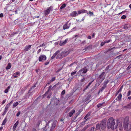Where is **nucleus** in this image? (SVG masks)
Returning <instances> with one entry per match:
<instances>
[{"mask_svg":"<svg viewBox=\"0 0 131 131\" xmlns=\"http://www.w3.org/2000/svg\"><path fill=\"white\" fill-rule=\"evenodd\" d=\"M117 124H116L115 120L113 117H111L108 119L107 126L108 128H111L112 130L116 129L117 127L120 130L123 129V121L122 120L119 119L116 120Z\"/></svg>","mask_w":131,"mask_h":131,"instance_id":"nucleus-1","label":"nucleus"},{"mask_svg":"<svg viewBox=\"0 0 131 131\" xmlns=\"http://www.w3.org/2000/svg\"><path fill=\"white\" fill-rule=\"evenodd\" d=\"M53 7L51 6L47 8L46 10H45L43 12V14L45 16H46L49 14L51 11L53 10Z\"/></svg>","mask_w":131,"mask_h":131,"instance_id":"nucleus-2","label":"nucleus"},{"mask_svg":"<svg viewBox=\"0 0 131 131\" xmlns=\"http://www.w3.org/2000/svg\"><path fill=\"white\" fill-rule=\"evenodd\" d=\"M106 125V120H103L101 122L100 124L101 128L102 129H104L105 128Z\"/></svg>","mask_w":131,"mask_h":131,"instance_id":"nucleus-3","label":"nucleus"},{"mask_svg":"<svg viewBox=\"0 0 131 131\" xmlns=\"http://www.w3.org/2000/svg\"><path fill=\"white\" fill-rule=\"evenodd\" d=\"M47 58L46 56L44 55H41L39 58V61L40 62L45 61L46 59Z\"/></svg>","mask_w":131,"mask_h":131,"instance_id":"nucleus-4","label":"nucleus"},{"mask_svg":"<svg viewBox=\"0 0 131 131\" xmlns=\"http://www.w3.org/2000/svg\"><path fill=\"white\" fill-rule=\"evenodd\" d=\"M87 71V69L85 68L80 70L78 72V73L82 75L86 73Z\"/></svg>","mask_w":131,"mask_h":131,"instance_id":"nucleus-5","label":"nucleus"},{"mask_svg":"<svg viewBox=\"0 0 131 131\" xmlns=\"http://www.w3.org/2000/svg\"><path fill=\"white\" fill-rule=\"evenodd\" d=\"M108 82V80H107L105 81L103 83V85L102 87L101 90H100L99 92H100V91H103L105 88L106 87V85Z\"/></svg>","mask_w":131,"mask_h":131,"instance_id":"nucleus-6","label":"nucleus"},{"mask_svg":"<svg viewBox=\"0 0 131 131\" xmlns=\"http://www.w3.org/2000/svg\"><path fill=\"white\" fill-rule=\"evenodd\" d=\"M20 74V73L19 72H17L13 74L12 77L14 78H16L19 76Z\"/></svg>","mask_w":131,"mask_h":131,"instance_id":"nucleus-7","label":"nucleus"},{"mask_svg":"<svg viewBox=\"0 0 131 131\" xmlns=\"http://www.w3.org/2000/svg\"><path fill=\"white\" fill-rule=\"evenodd\" d=\"M68 40V39H66L64 41H61L60 42V45L62 46L65 44L67 42Z\"/></svg>","mask_w":131,"mask_h":131,"instance_id":"nucleus-8","label":"nucleus"},{"mask_svg":"<svg viewBox=\"0 0 131 131\" xmlns=\"http://www.w3.org/2000/svg\"><path fill=\"white\" fill-rule=\"evenodd\" d=\"M88 13L87 11L85 10L84 9H82L78 11L77 15H78L81 14V13Z\"/></svg>","mask_w":131,"mask_h":131,"instance_id":"nucleus-9","label":"nucleus"},{"mask_svg":"<svg viewBox=\"0 0 131 131\" xmlns=\"http://www.w3.org/2000/svg\"><path fill=\"white\" fill-rule=\"evenodd\" d=\"M77 12L76 11H73L71 13L70 16L72 17H75L78 15Z\"/></svg>","mask_w":131,"mask_h":131,"instance_id":"nucleus-10","label":"nucleus"},{"mask_svg":"<svg viewBox=\"0 0 131 131\" xmlns=\"http://www.w3.org/2000/svg\"><path fill=\"white\" fill-rule=\"evenodd\" d=\"M31 45H27L25 46L24 49V51H28L31 47Z\"/></svg>","mask_w":131,"mask_h":131,"instance_id":"nucleus-11","label":"nucleus"},{"mask_svg":"<svg viewBox=\"0 0 131 131\" xmlns=\"http://www.w3.org/2000/svg\"><path fill=\"white\" fill-rule=\"evenodd\" d=\"M71 24L70 23L69 25H68V23H66L63 26V29L64 30L68 29L70 27V25Z\"/></svg>","mask_w":131,"mask_h":131,"instance_id":"nucleus-12","label":"nucleus"},{"mask_svg":"<svg viewBox=\"0 0 131 131\" xmlns=\"http://www.w3.org/2000/svg\"><path fill=\"white\" fill-rule=\"evenodd\" d=\"M129 118L128 116H126L124 119L123 123H128Z\"/></svg>","mask_w":131,"mask_h":131,"instance_id":"nucleus-13","label":"nucleus"},{"mask_svg":"<svg viewBox=\"0 0 131 131\" xmlns=\"http://www.w3.org/2000/svg\"><path fill=\"white\" fill-rule=\"evenodd\" d=\"M105 72H103L100 76L99 77L102 79V80H103L105 78V75H104Z\"/></svg>","mask_w":131,"mask_h":131,"instance_id":"nucleus-14","label":"nucleus"},{"mask_svg":"<svg viewBox=\"0 0 131 131\" xmlns=\"http://www.w3.org/2000/svg\"><path fill=\"white\" fill-rule=\"evenodd\" d=\"M18 123H19L18 121H17L16 122V123H15V124L14 125L13 127V129L14 131H15V130L16 129V127H17V125H18Z\"/></svg>","mask_w":131,"mask_h":131,"instance_id":"nucleus-15","label":"nucleus"},{"mask_svg":"<svg viewBox=\"0 0 131 131\" xmlns=\"http://www.w3.org/2000/svg\"><path fill=\"white\" fill-rule=\"evenodd\" d=\"M63 57L61 53L58 54L56 57L57 59H60L63 58Z\"/></svg>","mask_w":131,"mask_h":131,"instance_id":"nucleus-16","label":"nucleus"},{"mask_svg":"<svg viewBox=\"0 0 131 131\" xmlns=\"http://www.w3.org/2000/svg\"><path fill=\"white\" fill-rule=\"evenodd\" d=\"M69 52L68 51H63L61 53L62 54L63 57L66 56L68 53Z\"/></svg>","mask_w":131,"mask_h":131,"instance_id":"nucleus-17","label":"nucleus"},{"mask_svg":"<svg viewBox=\"0 0 131 131\" xmlns=\"http://www.w3.org/2000/svg\"><path fill=\"white\" fill-rule=\"evenodd\" d=\"M75 112V111L74 110H73L69 113V116L71 117L72 116L73 113H74Z\"/></svg>","mask_w":131,"mask_h":131,"instance_id":"nucleus-18","label":"nucleus"},{"mask_svg":"<svg viewBox=\"0 0 131 131\" xmlns=\"http://www.w3.org/2000/svg\"><path fill=\"white\" fill-rule=\"evenodd\" d=\"M128 123H123V127L125 129L127 128L128 126Z\"/></svg>","mask_w":131,"mask_h":131,"instance_id":"nucleus-19","label":"nucleus"},{"mask_svg":"<svg viewBox=\"0 0 131 131\" xmlns=\"http://www.w3.org/2000/svg\"><path fill=\"white\" fill-rule=\"evenodd\" d=\"M10 86H8V87L4 91V93H7L8 92L9 90L10 89Z\"/></svg>","mask_w":131,"mask_h":131,"instance_id":"nucleus-20","label":"nucleus"},{"mask_svg":"<svg viewBox=\"0 0 131 131\" xmlns=\"http://www.w3.org/2000/svg\"><path fill=\"white\" fill-rule=\"evenodd\" d=\"M11 67V65L10 63H8V65L6 67V69L7 70L9 69Z\"/></svg>","mask_w":131,"mask_h":131,"instance_id":"nucleus-21","label":"nucleus"},{"mask_svg":"<svg viewBox=\"0 0 131 131\" xmlns=\"http://www.w3.org/2000/svg\"><path fill=\"white\" fill-rule=\"evenodd\" d=\"M67 4H63L60 7V9H62L64 8L66 6Z\"/></svg>","mask_w":131,"mask_h":131,"instance_id":"nucleus-22","label":"nucleus"},{"mask_svg":"<svg viewBox=\"0 0 131 131\" xmlns=\"http://www.w3.org/2000/svg\"><path fill=\"white\" fill-rule=\"evenodd\" d=\"M7 121V118H5L4 119V120H3V121L2 124V125H5V123H6Z\"/></svg>","mask_w":131,"mask_h":131,"instance_id":"nucleus-23","label":"nucleus"},{"mask_svg":"<svg viewBox=\"0 0 131 131\" xmlns=\"http://www.w3.org/2000/svg\"><path fill=\"white\" fill-rule=\"evenodd\" d=\"M105 103L104 102H103L101 103H99L97 105V107L98 108H99L102 106Z\"/></svg>","mask_w":131,"mask_h":131,"instance_id":"nucleus-24","label":"nucleus"},{"mask_svg":"<svg viewBox=\"0 0 131 131\" xmlns=\"http://www.w3.org/2000/svg\"><path fill=\"white\" fill-rule=\"evenodd\" d=\"M51 87H52V86H51V85H50V86H49V89H48V91L46 92L45 94H44V96H46V95L48 93V92L51 89Z\"/></svg>","mask_w":131,"mask_h":131,"instance_id":"nucleus-25","label":"nucleus"},{"mask_svg":"<svg viewBox=\"0 0 131 131\" xmlns=\"http://www.w3.org/2000/svg\"><path fill=\"white\" fill-rule=\"evenodd\" d=\"M60 52V50H58L54 53L53 54V56L55 57Z\"/></svg>","mask_w":131,"mask_h":131,"instance_id":"nucleus-26","label":"nucleus"},{"mask_svg":"<svg viewBox=\"0 0 131 131\" xmlns=\"http://www.w3.org/2000/svg\"><path fill=\"white\" fill-rule=\"evenodd\" d=\"M55 122H53L52 125V127H51V129H53L56 126Z\"/></svg>","mask_w":131,"mask_h":131,"instance_id":"nucleus-27","label":"nucleus"},{"mask_svg":"<svg viewBox=\"0 0 131 131\" xmlns=\"http://www.w3.org/2000/svg\"><path fill=\"white\" fill-rule=\"evenodd\" d=\"M90 115V113H88L84 117V119H86Z\"/></svg>","mask_w":131,"mask_h":131,"instance_id":"nucleus-28","label":"nucleus"},{"mask_svg":"<svg viewBox=\"0 0 131 131\" xmlns=\"http://www.w3.org/2000/svg\"><path fill=\"white\" fill-rule=\"evenodd\" d=\"M100 125L99 124H97L96 126V128L97 129H100Z\"/></svg>","mask_w":131,"mask_h":131,"instance_id":"nucleus-29","label":"nucleus"},{"mask_svg":"<svg viewBox=\"0 0 131 131\" xmlns=\"http://www.w3.org/2000/svg\"><path fill=\"white\" fill-rule=\"evenodd\" d=\"M126 107L127 108H131V103L128 104Z\"/></svg>","mask_w":131,"mask_h":131,"instance_id":"nucleus-30","label":"nucleus"},{"mask_svg":"<svg viewBox=\"0 0 131 131\" xmlns=\"http://www.w3.org/2000/svg\"><path fill=\"white\" fill-rule=\"evenodd\" d=\"M122 97V95L121 94H119L117 97V98L118 100H120L121 99Z\"/></svg>","mask_w":131,"mask_h":131,"instance_id":"nucleus-31","label":"nucleus"},{"mask_svg":"<svg viewBox=\"0 0 131 131\" xmlns=\"http://www.w3.org/2000/svg\"><path fill=\"white\" fill-rule=\"evenodd\" d=\"M18 102H16L14 103L13 106L14 107H15L17 106L18 104Z\"/></svg>","mask_w":131,"mask_h":131,"instance_id":"nucleus-32","label":"nucleus"},{"mask_svg":"<svg viewBox=\"0 0 131 131\" xmlns=\"http://www.w3.org/2000/svg\"><path fill=\"white\" fill-rule=\"evenodd\" d=\"M10 105L9 104H8L6 106L5 108L8 110V109L9 108Z\"/></svg>","mask_w":131,"mask_h":131,"instance_id":"nucleus-33","label":"nucleus"},{"mask_svg":"<svg viewBox=\"0 0 131 131\" xmlns=\"http://www.w3.org/2000/svg\"><path fill=\"white\" fill-rule=\"evenodd\" d=\"M105 43H106L105 41L104 42H102L101 43V46H103V45H104Z\"/></svg>","mask_w":131,"mask_h":131,"instance_id":"nucleus-34","label":"nucleus"},{"mask_svg":"<svg viewBox=\"0 0 131 131\" xmlns=\"http://www.w3.org/2000/svg\"><path fill=\"white\" fill-rule=\"evenodd\" d=\"M126 16L124 15H123V16H122L121 17V18L122 19H125L126 18Z\"/></svg>","mask_w":131,"mask_h":131,"instance_id":"nucleus-35","label":"nucleus"},{"mask_svg":"<svg viewBox=\"0 0 131 131\" xmlns=\"http://www.w3.org/2000/svg\"><path fill=\"white\" fill-rule=\"evenodd\" d=\"M90 96H91L90 95H88V97H87V98H86V99L85 100H86L87 101L88 100H89V99L90 98Z\"/></svg>","mask_w":131,"mask_h":131,"instance_id":"nucleus-36","label":"nucleus"},{"mask_svg":"<svg viewBox=\"0 0 131 131\" xmlns=\"http://www.w3.org/2000/svg\"><path fill=\"white\" fill-rule=\"evenodd\" d=\"M46 44H45L44 43H43L42 45H41L40 46H39L38 47H42L44 46H45Z\"/></svg>","mask_w":131,"mask_h":131,"instance_id":"nucleus-37","label":"nucleus"},{"mask_svg":"<svg viewBox=\"0 0 131 131\" xmlns=\"http://www.w3.org/2000/svg\"><path fill=\"white\" fill-rule=\"evenodd\" d=\"M77 72L76 71H74L73 72H72L71 73V75L72 76H73Z\"/></svg>","mask_w":131,"mask_h":131,"instance_id":"nucleus-38","label":"nucleus"},{"mask_svg":"<svg viewBox=\"0 0 131 131\" xmlns=\"http://www.w3.org/2000/svg\"><path fill=\"white\" fill-rule=\"evenodd\" d=\"M6 99H5L3 101H2V104H3L4 103H5L6 102Z\"/></svg>","mask_w":131,"mask_h":131,"instance_id":"nucleus-39","label":"nucleus"},{"mask_svg":"<svg viewBox=\"0 0 131 131\" xmlns=\"http://www.w3.org/2000/svg\"><path fill=\"white\" fill-rule=\"evenodd\" d=\"M90 131H95V129L93 127H92Z\"/></svg>","mask_w":131,"mask_h":131,"instance_id":"nucleus-40","label":"nucleus"},{"mask_svg":"<svg viewBox=\"0 0 131 131\" xmlns=\"http://www.w3.org/2000/svg\"><path fill=\"white\" fill-rule=\"evenodd\" d=\"M55 80V77H53L52 78L51 80H50L51 82H52V81H54Z\"/></svg>","mask_w":131,"mask_h":131,"instance_id":"nucleus-41","label":"nucleus"},{"mask_svg":"<svg viewBox=\"0 0 131 131\" xmlns=\"http://www.w3.org/2000/svg\"><path fill=\"white\" fill-rule=\"evenodd\" d=\"M65 93V90L62 91L61 93V94L64 95Z\"/></svg>","mask_w":131,"mask_h":131,"instance_id":"nucleus-42","label":"nucleus"},{"mask_svg":"<svg viewBox=\"0 0 131 131\" xmlns=\"http://www.w3.org/2000/svg\"><path fill=\"white\" fill-rule=\"evenodd\" d=\"M131 92L130 91H129L127 93V96H129V95H130V93H131Z\"/></svg>","mask_w":131,"mask_h":131,"instance_id":"nucleus-43","label":"nucleus"},{"mask_svg":"<svg viewBox=\"0 0 131 131\" xmlns=\"http://www.w3.org/2000/svg\"><path fill=\"white\" fill-rule=\"evenodd\" d=\"M93 81H91V82H90L89 83L88 85L87 86L89 87V86L92 84V83L93 82Z\"/></svg>","mask_w":131,"mask_h":131,"instance_id":"nucleus-44","label":"nucleus"},{"mask_svg":"<svg viewBox=\"0 0 131 131\" xmlns=\"http://www.w3.org/2000/svg\"><path fill=\"white\" fill-rule=\"evenodd\" d=\"M49 63V61H47L45 63V65H47Z\"/></svg>","mask_w":131,"mask_h":131,"instance_id":"nucleus-45","label":"nucleus"},{"mask_svg":"<svg viewBox=\"0 0 131 131\" xmlns=\"http://www.w3.org/2000/svg\"><path fill=\"white\" fill-rule=\"evenodd\" d=\"M89 87V86H87L86 88L84 89L83 90V91L84 92V91H85V90H86Z\"/></svg>","mask_w":131,"mask_h":131,"instance_id":"nucleus-46","label":"nucleus"},{"mask_svg":"<svg viewBox=\"0 0 131 131\" xmlns=\"http://www.w3.org/2000/svg\"><path fill=\"white\" fill-rule=\"evenodd\" d=\"M130 68H131V64L128 66V67L127 68V69L128 70Z\"/></svg>","mask_w":131,"mask_h":131,"instance_id":"nucleus-47","label":"nucleus"},{"mask_svg":"<svg viewBox=\"0 0 131 131\" xmlns=\"http://www.w3.org/2000/svg\"><path fill=\"white\" fill-rule=\"evenodd\" d=\"M41 51V49H39L38 50V51H37V53H39Z\"/></svg>","mask_w":131,"mask_h":131,"instance_id":"nucleus-48","label":"nucleus"},{"mask_svg":"<svg viewBox=\"0 0 131 131\" xmlns=\"http://www.w3.org/2000/svg\"><path fill=\"white\" fill-rule=\"evenodd\" d=\"M89 14L90 15H91L93 14V13L92 12H91L90 11L89 12Z\"/></svg>","mask_w":131,"mask_h":131,"instance_id":"nucleus-49","label":"nucleus"},{"mask_svg":"<svg viewBox=\"0 0 131 131\" xmlns=\"http://www.w3.org/2000/svg\"><path fill=\"white\" fill-rule=\"evenodd\" d=\"M85 79L84 78H83V79H82L81 80V82H83L85 80Z\"/></svg>","mask_w":131,"mask_h":131,"instance_id":"nucleus-50","label":"nucleus"},{"mask_svg":"<svg viewBox=\"0 0 131 131\" xmlns=\"http://www.w3.org/2000/svg\"><path fill=\"white\" fill-rule=\"evenodd\" d=\"M126 11L125 10V11H122V12H121L120 13H119L118 14L119 15H120L121 14H122V13H123L124 12H126Z\"/></svg>","mask_w":131,"mask_h":131,"instance_id":"nucleus-51","label":"nucleus"},{"mask_svg":"<svg viewBox=\"0 0 131 131\" xmlns=\"http://www.w3.org/2000/svg\"><path fill=\"white\" fill-rule=\"evenodd\" d=\"M13 101H12L9 103L8 104H9L10 105V106L11 105V104H12V103H13Z\"/></svg>","mask_w":131,"mask_h":131,"instance_id":"nucleus-52","label":"nucleus"},{"mask_svg":"<svg viewBox=\"0 0 131 131\" xmlns=\"http://www.w3.org/2000/svg\"><path fill=\"white\" fill-rule=\"evenodd\" d=\"M20 114V112H19L17 113V114H16V116H19V115Z\"/></svg>","mask_w":131,"mask_h":131,"instance_id":"nucleus-53","label":"nucleus"},{"mask_svg":"<svg viewBox=\"0 0 131 131\" xmlns=\"http://www.w3.org/2000/svg\"><path fill=\"white\" fill-rule=\"evenodd\" d=\"M109 66H108L106 68V69H105V70H108V69H109Z\"/></svg>","mask_w":131,"mask_h":131,"instance_id":"nucleus-54","label":"nucleus"},{"mask_svg":"<svg viewBox=\"0 0 131 131\" xmlns=\"http://www.w3.org/2000/svg\"><path fill=\"white\" fill-rule=\"evenodd\" d=\"M3 128V127L1 126L0 128V131L2 130Z\"/></svg>","mask_w":131,"mask_h":131,"instance_id":"nucleus-55","label":"nucleus"},{"mask_svg":"<svg viewBox=\"0 0 131 131\" xmlns=\"http://www.w3.org/2000/svg\"><path fill=\"white\" fill-rule=\"evenodd\" d=\"M8 110L6 109H5V110H4V112L5 113H6L7 112Z\"/></svg>","mask_w":131,"mask_h":131,"instance_id":"nucleus-56","label":"nucleus"},{"mask_svg":"<svg viewBox=\"0 0 131 131\" xmlns=\"http://www.w3.org/2000/svg\"><path fill=\"white\" fill-rule=\"evenodd\" d=\"M8 110L6 109H5V110H4V112L5 113H6L7 112Z\"/></svg>","mask_w":131,"mask_h":131,"instance_id":"nucleus-57","label":"nucleus"},{"mask_svg":"<svg viewBox=\"0 0 131 131\" xmlns=\"http://www.w3.org/2000/svg\"><path fill=\"white\" fill-rule=\"evenodd\" d=\"M123 88V86H122L121 88H120L119 90L120 91H121L122 89Z\"/></svg>","mask_w":131,"mask_h":131,"instance_id":"nucleus-58","label":"nucleus"},{"mask_svg":"<svg viewBox=\"0 0 131 131\" xmlns=\"http://www.w3.org/2000/svg\"><path fill=\"white\" fill-rule=\"evenodd\" d=\"M110 41V40H107V41H105V42H106V43H108Z\"/></svg>","mask_w":131,"mask_h":131,"instance_id":"nucleus-59","label":"nucleus"},{"mask_svg":"<svg viewBox=\"0 0 131 131\" xmlns=\"http://www.w3.org/2000/svg\"><path fill=\"white\" fill-rule=\"evenodd\" d=\"M3 16V14L1 13L0 14V17H2Z\"/></svg>","mask_w":131,"mask_h":131,"instance_id":"nucleus-60","label":"nucleus"},{"mask_svg":"<svg viewBox=\"0 0 131 131\" xmlns=\"http://www.w3.org/2000/svg\"><path fill=\"white\" fill-rule=\"evenodd\" d=\"M123 28L124 29H127L128 28V27L127 26H124L123 27Z\"/></svg>","mask_w":131,"mask_h":131,"instance_id":"nucleus-61","label":"nucleus"},{"mask_svg":"<svg viewBox=\"0 0 131 131\" xmlns=\"http://www.w3.org/2000/svg\"><path fill=\"white\" fill-rule=\"evenodd\" d=\"M55 57L53 55V56L52 57H51V59H53Z\"/></svg>","mask_w":131,"mask_h":131,"instance_id":"nucleus-62","label":"nucleus"},{"mask_svg":"<svg viewBox=\"0 0 131 131\" xmlns=\"http://www.w3.org/2000/svg\"><path fill=\"white\" fill-rule=\"evenodd\" d=\"M91 36H89L88 37V38L89 39H90L91 38Z\"/></svg>","mask_w":131,"mask_h":131,"instance_id":"nucleus-63","label":"nucleus"},{"mask_svg":"<svg viewBox=\"0 0 131 131\" xmlns=\"http://www.w3.org/2000/svg\"><path fill=\"white\" fill-rule=\"evenodd\" d=\"M128 98L129 100H131V96L129 97Z\"/></svg>","mask_w":131,"mask_h":131,"instance_id":"nucleus-64","label":"nucleus"}]
</instances>
